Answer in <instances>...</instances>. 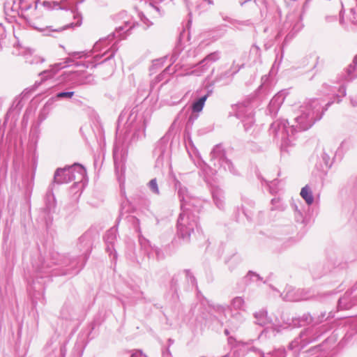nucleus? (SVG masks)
<instances>
[{"label": "nucleus", "mask_w": 357, "mask_h": 357, "mask_svg": "<svg viewBox=\"0 0 357 357\" xmlns=\"http://www.w3.org/2000/svg\"><path fill=\"white\" fill-rule=\"evenodd\" d=\"M300 195L308 205L312 204L314 198L312 191L307 185H305L301 189Z\"/></svg>", "instance_id": "nucleus-2"}, {"label": "nucleus", "mask_w": 357, "mask_h": 357, "mask_svg": "<svg viewBox=\"0 0 357 357\" xmlns=\"http://www.w3.org/2000/svg\"><path fill=\"white\" fill-rule=\"evenodd\" d=\"M149 187H150L151 190L154 193H156V194L159 193V190H158V187L156 179H152V180L150 181V182H149Z\"/></svg>", "instance_id": "nucleus-4"}, {"label": "nucleus", "mask_w": 357, "mask_h": 357, "mask_svg": "<svg viewBox=\"0 0 357 357\" xmlns=\"http://www.w3.org/2000/svg\"><path fill=\"white\" fill-rule=\"evenodd\" d=\"M73 94H74L73 91H70V92H61V93H59L56 95V97L59 98H71L73 96Z\"/></svg>", "instance_id": "nucleus-5"}, {"label": "nucleus", "mask_w": 357, "mask_h": 357, "mask_svg": "<svg viewBox=\"0 0 357 357\" xmlns=\"http://www.w3.org/2000/svg\"><path fill=\"white\" fill-rule=\"evenodd\" d=\"M73 167L59 169L54 174V181L59 183H67L73 179Z\"/></svg>", "instance_id": "nucleus-1"}, {"label": "nucleus", "mask_w": 357, "mask_h": 357, "mask_svg": "<svg viewBox=\"0 0 357 357\" xmlns=\"http://www.w3.org/2000/svg\"><path fill=\"white\" fill-rule=\"evenodd\" d=\"M207 98V96H204L199 98L197 102L192 105V110L195 112H199L202 110L204 102Z\"/></svg>", "instance_id": "nucleus-3"}]
</instances>
